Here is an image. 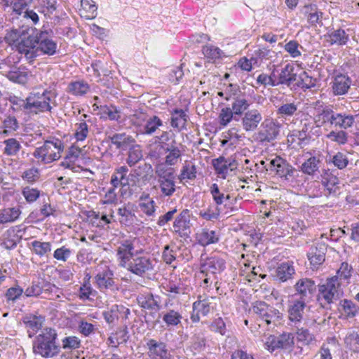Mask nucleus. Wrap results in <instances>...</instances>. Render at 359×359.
<instances>
[{
    "label": "nucleus",
    "instance_id": "obj_3",
    "mask_svg": "<svg viewBox=\"0 0 359 359\" xmlns=\"http://www.w3.org/2000/svg\"><path fill=\"white\" fill-rule=\"evenodd\" d=\"M341 285L338 276L327 278L325 283L318 285L317 299L323 308L327 309L332 303L339 299L343 295Z\"/></svg>",
    "mask_w": 359,
    "mask_h": 359
},
{
    "label": "nucleus",
    "instance_id": "obj_26",
    "mask_svg": "<svg viewBox=\"0 0 359 359\" xmlns=\"http://www.w3.org/2000/svg\"><path fill=\"white\" fill-rule=\"evenodd\" d=\"M322 184L325 187V195L337 196L339 191V180L337 176L329 170H325L322 175Z\"/></svg>",
    "mask_w": 359,
    "mask_h": 359
},
{
    "label": "nucleus",
    "instance_id": "obj_30",
    "mask_svg": "<svg viewBox=\"0 0 359 359\" xmlns=\"http://www.w3.org/2000/svg\"><path fill=\"white\" fill-rule=\"evenodd\" d=\"M170 126L180 131L186 128L189 116L182 109H174L170 111Z\"/></svg>",
    "mask_w": 359,
    "mask_h": 359
},
{
    "label": "nucleus",
    "instance_id": "obj_32",
    "mask_svg": "<svg viewBox=\"0 0 359 359\" xmlns=\"http://www.w3.org/2000/svg\"><path fill=\"white\" fill-rule=\"evenodd\" d=\"M325 37L331 45L337 46L346 45L349 39L348 34L341 29L330 31Z\"/></svg>",
    "mask_w": 359,
    "mask_h": 359
},
{
    "label": "nucleus",
    "instance_id": "obj_15",
    "mask_svg": "<svg viewBox=\"0 0 359 359\" xmlns=\"http://www.w3.org/2000/svg\"><path fill=\"white\" fill-rule=\"evenodd\" d=\"M318 285L316 282L309 278H302L298 280L294 285L295 293L298 299L311 302L316 292Z\"/></svg>",
    "mask_w": 359,
    "mask_h": 359
},
{
    "label": "nucleus",
    "instance_id": "obj_33",
    "mask_svg": "<svg viewBox=\"0 0 359 359\" xmlns=\"http://www.w3.org/2000/svg\"><path fill=\"white\" fill-rule=\"evenodd\" d=\"M196 238L200 245L207 246L210 244L217 243L219 240V235L215 231L203 229L196 234Z\"/></svg>",
    "mask_w": 359,
    "mask_h": 359
},
{
    "label": "nucleus",
    "instance_id": "obj_34",
    "mask_svg": "<svg viewBox=\"0 0 359 359\" xmlns=\"http://www.w3.org/2000/svg\"><path fill=\"white\" fill-rule=\"evenodd\" d=\"M294 273V268L289 262H283L276 269V278L280 282H285L291 279Z\"/></svg>",
    "mask_w": 359,
    "mask_h": 359
},
{
    "label": "nucleus",
    "instance_id": "obj_4",
    "mask_svg": "<svg viewBox=\"0 0 359 359\" xmlns=\"http://www.w3.org/2000/svg\"><path fill=\"white\" fill-rule=\"evenodd\" d=\"M64 150L62 142L57 138L46 140L43 144L36 148L33 156L39 161L48 164L58 160L61 157V153Z\"/></svg>",
    "mask_w": 359,
    "mask_h": 359
},
{
    "label": "nucleus",
    "instance_id": "obj_1",
    "mask_svg": "<svg viewBox=\"0 0 359 359\" xmlns=\"http://www.w3.org/2000/svg\"><path fill=\"white\" fill-rule=\"evenodd\" d=\"M32 350L35 355L43 358L57 356L61 351V346L58 341L57 330L51 327L43 329L33 340Z\"/></svg>",
    "mask_w": 359,
    "mask_h": 359
},
{
    "label": "nucleus",
    "instance_id": "obj_11",
    "mask_svg": "<svg viewBox=\"0 0 359 359\" xmlns=\"http://www.w3.org/2000/svg\"><path fill=\"white\" fill-rule=\"evenodd\" d=\"M201 297L193 304V312L191 315V320L193 323H198L200 320V315L203 316H208L217 306L218 300L216 297H208L203 299Z\"/></svg>",
    "mask_w": 359,
    "mask_h": 359
},
{
    "label": "nucleus",
    "instance_id": "obj_54",
    "mask_svg": "<svg viewBox=\"0 0 359 359\" xmlns=\"http://www.w3.org/2000/svg\"><path fill=\"white\" fill-rule=\"evenodd\" d=\"M212 165L215 172L225 178L231 163H228L224 157L221 156L212 160Z\"/></svg>",
    "mask_w": 359,
    "mask_h": 359
},
{
    "label": "nucleus",
    "instance_id": "obj_8",
    "mask_svg": "<svg viewBox=\"0 0 359 359\" xmlns=\"http://www.w3.org/2000/svg\"><path fill=\"white\" fill-rule=\"evenodd\" d=\"M252 312L267 325L275 324L282 316L280 312L263 301H257L252 305Z\"/></svg>",
    "mask_w": 359,
    "mask_h": 359
},
{
    "label": "nucleus",
    "instance_id": "obj_16",
    "mask_svg": "<svg viewBox=\"0 0 359 359\" xmlns=\"http://www.w3.org/2000/svg\"><path fill=\"white\" fill-rule=\"evenodd\" d=\"M269 170L274 172L276 175L289 181L294 177L296 169L284 158L276 156L270 162Z\"/></svg>",
    "mask_w": 359,
    "mask_h": 359
},
{
    "label": "nucleus",
    "instance_id": "obj_59",
    "mask_svg": "<svg viewBox=\"0 0 359 359\" xmlns=\"http://www.w3.org/2000/svg\"><path fill=\"white\" fill-rule=\"evenodd\" d=\"M330 161L339 170H343L346 168L349 163L347 155L340 151L332 156Z\"/></svg>",
    "mask_w": 359,
    "mask_h": 359
},
{
    "label": "nucleus",
    "instance_id": "obj_52",
    "mask_svg": "<svg viewBox=\"0 0 359 359\" xmlns=\"http://www.w3.org/2000/svg\"><path fill=\"white\" fill-rule=\"evenodd\" d=\"M89 134L88 126L86 120L79 119V122L75 124L74 137L76 141L81 142L86 139Z\"/></svg>",
    "mask_w": 359,
    "mask_h": 359
},
{
    "label": "nucleus",
    "instance_id": "obj_50",
    "mask_svg": "<svg viewBox=\"0 0 359 359\" xmlns=\"http://www.w3.org/2000/svg\"><path fill=\"white\" fill-rule=\"evenodd\" d=\"M81 15L86 19H93L96 15L97 6L92 0H81Z\"/></svg>",
    "mask_w": 359,
    "mask_h": 359
},
{
    "label": "nucleus",
    "instance_id": "obj_24",
    "mask_svg": "<svg viewBox=\"0 0 359 359\" xmlns=\"http://www.w3.org/2000/svg\"><path fill=\"white\" fill-rule=\"evenodd\" d=\"M326 252L327 245L323 243H317L316 245L311 247L307 257L313 268H318L324 262Z\"/></svg>",
    "mask_w": 359,
    "mask_h": 359
},
{
    "label": "nucleus",
    "instance_id": "obj_49",
    "mask_svg": "<svg viewBox=\"0 0 359 359\" xmlns=\"http://www.w3.org/2000/svg\"><path fill=\"white\" fill-rule=\"evenodd\" d=\"M163 126V122L158 116H152L146 120L142 133L149 135H152Z\"/></svg>",
    "mask_w": 359,
    "mask_h": 359
},
{
    "label": "nucleus",
    "instance_id": "obj_44",
    "mask_svg": "<svg viewBox=\"0 0 359 359\" xmlns=\"http://www.w3.org/2000/svg\"><path fill=\"white\" fill-rule=\"evenodd\" d=\"M4 144V154L8 156H17L22 146L15 138H8L3 142Z\"/></svg>",
    "mask_w": 359,
    "mask_h": 359
},
{
    "label": "nucleus",
    "instance_id": "obj_5",
    "mask_svg": "<svg viewBox=\"0 0 359 359\" xmlns=\"http://www.w3.org/2000/svg\"><path fill=\"white\" fill-rule=\"evenodd\" d=\"M156 185L154 188L159 189L161 196L170 197L176 191L175 176L172 168L163 165H158L155 168Z\"/></svg>",
    "mask_w": 359,
    "mask_h": 359
},
{
    "label": "nucleus",
    "instance_id": "obj_22",
    "mask_svg": "<svg viewBox=\"0 0 359 359\" xmlns=\"http://www.w3.org/2000/svg\"><path fill=\"white\" fill-rule=\"evenodd\" d=\"M210 191L214 201L215 202V205L219 207H221L222 205H224V208H226V210L224 212V214H231L237 210V208L231 206L232 203L229 201L230 196L229 194L225 196L224 193H222L217 184L214 183L211 185Z\"/></svg>",
    "mask_w": 359,
    "mask_h": 359
},
{
    "label": "nucleus",
    "instance_id": "obj_64",
    "mask_svg": "<svg viewBox=\"0 0 359 359\" xmlns=\"http://www.w3.org/2000/svg\"><path fill=\"white\" fill-rule=\"evenodd\" d=\"M345 343L353 351L359 352V333L350 332L345 338Z\"/></svg>",
    "mask_w": 359,
    "mask_h": 359
},
{
    "label": "nucleus",
    "instance_id": "obj_20",
    "mask_svg": "<svg viewBox=\"0 0 359 359\" xmlns=\"http://www.w3.org/2000/svg\"><path fill=\"white\" fill-rule=\"evenodd\" d=\"M162 319L166 329L171 330L182 323L183 318L181 309H172L166 307L165 310L158 314Z\"/></svg>",
    "mask_w": 359,
    "mask_h": 359
},
{
    "label": "nucleus",
    "instance_id": "obj_7",
    "mask_svg": "<svg viewBox=\"0 0 359 359\" xmlns=\"http://www.w3.org/2000/svg\"><path fill=\"white\" fill-rule=\"evenodd\" d=\"M226 268V262L219 257L207 258L200 266V273L204 276L203 284L207 287L208 284L217 283V275L221 273Z\"/></svg>",
    "mask_w": 359,
    "mask_h": 359
},
{
    "label": "nucleus",
    "instance_id": "obj_21",
    "mask_svg": "<svg viewBox=\"0 0 359 359\" xmlns=\"http://www.w3.org/2000/svg\"><path fill=\"white\" fill-rule=\"evenodd\" d=\"M94 278L95 285L100 291L113 290L115 287L114 272L107 266L99 271Z\"/></svg>",
    "mask_w": 359,
    "mask_h": 359
},
{
    "label": "nucleus",
    "instance_id": "obj_63",
    "mask_svg": "<svg viewBox=\"0 0 359 359\" xmlns=\"http://www.w3.org/2000/svg\"><path fill=\"white\" fill-rule=\"evenodd\" d=\"M326 137L340 145L345 144L348 141V134L344 130H332L326 135Z\"/></svg>",
    "mask_w": 359,
    "mask_h": 359
},
{
    "label": "nucleus",
    "instance_id": "obj_28",
    "mask_svg": "<svg viewBox=\"0 0 359 359\" xmlns=\"http://www.w3.org/2000/svg\"><path fill=\"white\" fill-rule=\"evenodd\" d=\"M107 139L115 148L120 151H126L135 143V140L126 133H113L107 136Z\"/></svg>",
    "mask_w": 359,
    "mask_h": 359
},
{
    "label": "nucleus",
    "instance_id": "obj_43",
    "mask_svg": "<svg viewBox=\"0 0 359 359\" xmlns=\"http://www.w3.org/2000/svg\"><path fill=\"white\" fill-rule=\"evenodd\" d=\"M320 163L318 158L311 156L302 164L301 171L304 174L313 175L318 170Z\"/></svg>",
    "mask_w": 359,
    "mask_h": 359
},
{
    "label": "nucleus",
    "instance_id": "obj_31",
    "mask_svg": "<svg viewBox=\"0 0 359 359\" xmlns=\"http://www.w3.org/2000/svg\"><path fill=\"white\" fill-rule=\"evenodd\" d=\"M351 86V79L344 74H339L334 77L332 82V90L335 95H342L348 92Z\"/></svg>",
    "mask_w": 359,
    "mask_h": 359
},
{
    "label": "nucleus",
    "instance_id": "obj_13",
    "mask_svg": "<svg viewBox=\"0 0 359 359\" xmlns=\"http://www.w3.org/2000/svg\"><path fill=\"white\" fill-rule=\"evenodd\" d=\"M139 243L140 240L137 238L126 239L121 242L116 250L119 266L124 268L137 254L138 251L135 250V247Z\"/></svg>",
    "mask_w": 359,
    "mask_h": 359
},
{
    "label": "nucleus",
    "instance_id": "obj_38",
    "mask_svg": "<svg viewBox=\"0 0 359 359\" xmlns=\"http://www.w3.org/2000/svg\"><path fill=\"white\" fill-rule=\"evenodd\" d=\"M125 310L127 312L129 311L123 305L114 304L107 311H104L102 315L108 324H114L115 322L118 321L119 318V314L124 312Z\"/></svg>",
    "mask_w": 359,
    "mask_h": 359
},
{
    "label": "nucleus",
    "instance_id": "obj_47",
    "mask_svg": "<svg viewBox=\"0 0 359 359\" xmlns=\"http://www.w3.org/2000/svg\"><path fill=\"white\" fill-rule=\"evenodd\" d=\"M139 207L140 210L149 217L153 216L155 213V202L149 194L140 197Z\"/></svg>",
    "mask_w": 359,
    "mask_h": 359
},
{
    "label": "nucleus",
    "instance_id": "obj_36",
    "mask_svg": "<svg viewBox=\"0 0 359 359\" xmlns=\"http://www.w3.org/2000/svg\"><path fill=\"white\" fill-rule=\"evenodd\" d=\"M128 156L126 158V163L133 167L140 161L143 158L142 150L140 145L133 143L128 148Z\"/></svg>",
    "mask_w": 359,
    "mask_h": 359
},
{
    "label": "nucleus",
    "instance_id": "obj_61",
    "mask_svg": "<svg viewBox=\"0 0 359 359\" xmlns=\"http://www.w3.org/2000/svg\"><path fill=\"white\" fill-rule=\"evenodd\" d=\"M96 291L92 287L90 281L84 280L83 283L79 288V298L82 300H90V296L95 297Z\"/></svg>",
    "mask_w": 359,
    "mask_h": 359
},
{
    "label": "nucleus",
    "instance_id": "obj_12",
    "mask_svg": "<svg viewBox=\"0 0 359 359\" xmlns=\"http://www.w3.org/2000/svg\"><path fill=\"white\" fill-rule=\"evenodd\" d=\"M294 344V335L290 332H283L278 336L270 335L265 342L266 348L271 353L276 349L290 351Z\"/></svg>",
    "mask_w": 359,
    "mask_h": 359
},
{
    "label": "nucleus",
    "instance_id": "obj_19",
    "mask_svg": "<svg viewBox=\"0 0 359 359\" xmlns=\"http://www.w3.org/2000/svg\"><path fill=\"white\" fill-rule=\"evenodd\" d=\"M161 147L167 154L165 158L168 165H175L181 160L184 151L183 145L181 143H177L175 139H173L170 144H165Z\"/></svg>",
    "mask_w": 359,
    "mask_h": 359
},
{
    "label": "nucleus",
    "instance_id": "obj_25",
    "mask_svg": "<svg viewBox=\"0 0 359 359\" xmlns=\"http://www.w3.org/2000/svg\"><path fill=\"white\" fill-rule=\"evenodd\" d=\"M262 120V116L257 109H251L245 112L241 119L243 128L247 131H254Z\"/></svg>",
    "mask_w": 359,
    "mask_h": 359
},
{
    "label": "nucleus",
    "instance_id": "obj_10",
    "mask_svg": "<svg viewBox=\"0 0 359 359\" xmlns=\"http://www.w3.org/2000/svg\"><path fill=\"white\" fill-rule=\"evenodd\" d=\"M309 302L292 296L287 302V318L292 325H299L304 318L305 309Z\"/></svg>",
    "mask_w": 359,
    "mask_h": 359
},
{
    "label": "nucleus",
    "instance_id": "obj_40",
    "mask_svg": "<svg viewBox=\"0 0 359 359\" xmlns=\"http://www.w3.org/2000/svg\"><path fill=\"white\" fill-rule=\"evenodd\" d=\"M338 309L346 318H353L359 312V307L352 301L348 299L340 301Z\"/></svg>",
    "mask_w": 359,
    "mask_h": 359
},
{
    "label": "nucleus",
    "instance_id": "obj_37",
    "mask_svg": "<svg viewBox=\"0 0 359 359\" xmlns=\"http://www.w3.org/2000/svg\"><path fill=\"white\" fill-rule=\"evenodd\" d=\"M250 102L247 100L244 95L241 94L236 98L233 100L231 109L236 116H241L245 114V111L249 108Z\"/></svg>",
    "mask_w": 359,
    "mask_h": 359
},
{
    "label": "nucleus",
    "instance_id": "obj_56",
    "mask_svg": "<svg viewBox=\"0 0 359 359\" xmlns=\"http://www.w3.org/2000/svg\"><path fill=\"white\" fill-rule=\"evenodd\" d=\"M8 101L12 104V107L14 111H21L27 115V97L25 99H22L20 97L13 95L10 96Z\"/></svg>",
    "mask_w": 359,
    "mask_h": 359
},
{
    "label": "nucleus",
    "instance_id": "obj_9",
    "mask_svg": "<svg viewBox=\"0 0 359 359\" xmlns=\"http://www.w3.org/2000/svg\"><path fill=\"white\" fill-rule=\"evenodd\" d=\"M280 132V124L273 119H265L261 124L257 133L254 135L255 141L269 143L273 141Z\"/></svg>",
    "mask_w": 359,
    "mask_h": 359
},
{
    "label": "nucleus",
    "instance_id": "obj_60",
    "mask_svg": "<svg viewBox=\"0 0 359 359\" xmlns=\"http://www.w3.org/2000/svg\"><path fill=\"white\" fill-rule=\"evenodd\" d=\"M33 251L39 257H43L51 250V245L49 242H41L34 241L32 242Z\"/></svg>",
    "mask_w": 359,
    "mask_h": 359
},
{
    "label": "nucleus",
    "instance_id": "obj_17",
    "mask_svg": "<svg viewBox=\"0 0 359 359\" xmlns=\"http://www.w3.org/2000/svg\"><path fill=\"white\" fill-rule=\"evenodd\" d=\"M190 210L184 209L175 218L172 231L180 237L187 238L189 236L191 220Z\"/></svg>",
    "mask_w": 359,
    "mask_h": 359
},
{
    "label": "nucleus",
    "instance_id": "obj_23",
    "mask_svg": "<svg viewBox=\"0 0 359 359\" xmlns=\"http://www.w3.org/2000/svg\"><path fill=\"white\" fill-rule=\"evenodd\" d=\"M49 32L41 30L39 34V42L37 46L38 56L40 53L53 55L56 53L57 43L49 39Z\"/></svg>",
    "mask_w": 359,
    "mask_h": 359
},
{
    "label": "nucleus",
    "instance_id": "obj_18",
    "mask_svg": "<svg viewBox=\"0 0 359 359\" xmlns=\"http://www.w3.org/2000/svg\"><path fill=\"white\" fill-rule=\"evenodd\" d=\"M146 347L151 359H174L167 348L165 342L154 339H147Z\"/></svg>",
    "mask_w": 359,
    "mask_h": 359
},
{
    "label": "nucleus",
    "instance_id": "obj_6",
    "mask_svg": "<svg viewBox=\"0 0 359 359\" xmlns=\"http://www.w3.org/2000/svg\"><path fill=\"white\" fill-rule=\"evenodd\" d=\"M39 34V32L32 27L21 31V39L17 45V50L20 53L24 54L28 60H32L38 57Z\"/></svg>",
    "mask_w": 359,
    "mask_h": 359
},
{
    "label": "nucleus",
    "instance_id": "obj_14",
    "mask_svg": "<svg viewBox=\"0 0 359 359\" xmlns=\"http://www.w3.org/2000/svg\"><path fill=\"white\" fill-rule=\"evenodd\" d=\"M154 261L147 256L137 254L124 267L130 272L142 277L154 269Z\"/></svg>",
    "mask_w": 359,
    "mask_h": 359
},
{
    "label": "nucleus",
    "instance_id": "obj_45",
    "mask_svg": "<svg viewBox=\"0 0 359 359\" xmlns=\"http://www.w3.org/2000/svg\"><path fill=\"white\" fill-rule=\"evenodd\" d=\"M21 214L18 208H8L0 212V224L13 222L17 220Z\"/></svg>",
    "mask_w": 359,
    "mask_h": 359
},
{
    "label": "nucleus",
    "instance_id": "obj_27",
    "mask_svg": "<svg viewBox=\"0 0 359 359\" xmlns=\"http://www.w3.org/2000/svg\"><path fill=\"white\" fill-rule=\"evenodd\" d=\"M138 304L144 309L158 311L161 306V297L151 292L140 294L137 297Z\"/></svg>",
    "mask_w": 359,
    "mask_h": 359
},
{
    "label": "nucleus",
    "instance_id": "obj_35",
    "mask_svg": "<svg viewBox=\"0 0 359 359\" xmlns=\"http://www.w3.org/2000/svg\"><path fill=\"white\" fill-rule=\"evenodd\" d=\"M294 68L293 65L287 64L278 74L279 83L281 85L290 86L292 83L297 81V74L294 72Z\"/></svg>",
    "mask_w": 359,
    "mask_h": 359
},
{
    "label": "nucleus",
    "instance_id": "obj_57",
    "mask_svg": "<svg viewBox=\"0 0 359 359\" xmlns=\"http://www.w3.org/2000/svg\"><path fill=\"white\" fill-rule=\"evenodd\" d=\"M355 117L353 115L338 113L336 118L335 126L346 129L353 126Z\"/></svg>",
    "mask_w": 359,
    "mask_h": 359
},
{
    "label": "nucleus",
    "instance_id": "obj_58",
    "mask_svg": "<svg viewBox=\"0 0 359 359\" xmlns=\"http://www.w3.org/2000/svg\"><path fill=\"white\" fill-rule=\"evenodd\" d=\"M297 111V105L294 103H285L280 105L277 109V114L282 118L292 116Z\"/></svg>",
    "mask_w": 359,
    "mask_h": 359
},
{
    "label": "nucleus",
    "instance_id": "obj_2",
    "mask_svg": "<svg viewBox=\"0 0 359 359\" xmlns=\"http://www.w3.org/2000/svg\"><path fill=\"white\" fill-rule=\"evenodd\" d=\"M56 95L51 90H45L43 93H30L27 97V115L31 118L39 114L51 112L57 105Z\"/></svg>",
    "mask_w": 359,
    "mask_h": 359
},
{
    "label": "nucleus",
    "instance_id": "obj_51",
    "mask_svg": "<svg viewBox=\"0 0 359 359\" xmlns=\"http://www.w3.org/2000/svg\"><path fill=\"white\" fill-rule=\"evenodd\" d=\"M304 8L307 20L311 25H316V24L321 22L320 19L322 18L323 13L318 11L315 5H307Z\"/></svg>",
    "mask_w": 359,
    "mask_h": 359
},
{
    "label": "nucleus",
    "instance_id": "obj_42",
    "mask_svg": "<svg viewBox=\"0 0 359 359\" xmlns=\"http://www.w3.org/2000/svg\"><path fill=\"white\" fill-rule=\"evenodd\" d=\"M89 90L88 83L83 80L71 82L68 86V92L76 96L84 95Z\"/></svg>",
    "mask_w": 359,
    "mask_h": 359
},
{
    "label": "nucleus",
    "instance_id": "obj_53",
    "mask_svg": "<svg viewBox=\"0 0 359 359\" xmlns=\"http://www.w3.org/2000/svg\"><path fill=\"white\" fill-rule=\"evenodd\" d=\"M102 113L107 115L109 120L121 122L123 118H121V111L114 105H104L100 107ZM126 118H124L125 119Z\"/></svg>",
    "mask_w": 359,
    "mask_h": 359
},
{
    "label": "nucleus",
    "instance_id": "obj_62",
    "mask_svg": "<svg viewBox=\"0 0 359 359\" xmlns=\"http://www.w3.org/2000/svg\"><path fill=\"white\" fill-rule=\"evenodd\" d=\"M1 245L7 250H11L16 247L15 234L13 231L8 230L3 234Z\"/></svg>",
    "mask_w": 359,
    "mask_h": 359
},
{
    "label": "nucleus",
    "instance_id": "obj_48",
    "mask_svg": "<svg viewBox=\"0 0 359 359\" xmlns=\"http://www.w3.org/2000/svg\"><path fill=\"white\" fill-rule=\"evenodd\" d=\"M117 213L120 217L119 221L121 224L129 225L134 222L135 215L129 204L119 208Z\"/></svg>",
    "mask_w": 359,
    "mask_h": 359
},
{
    "label": "nucleus",
    "instance_id": "obj_29",
    "mask_svg": "<svg viewBox=\"0 0 359 359\" xmlns=\"http://www.w3.org/2000/svg\"><path fill=\"white\" fill-rule=\"evenodd\" d=\"M129 169L126 165L119 166L115 168L111 176L110 184L114 188L118 187H124L129 184V179L127 174Z\"/></svg>",
    "mask_w": 359,
    "mask_h": 359
},
{
    "label": "nucleus",
    "instance_id": "obj_55",
    "mask_svg": "<svg viewBox=\"0 0 359 359\" xmlns=\"http://www.w3.org/2000/svg\"><path fill=\"white\" fill-rule=\"evenodd\" d=\"M26 327L29 329V337L32 338L34 334L41 328L42 322L41 319L35 316L28 318L24 321Z\"/></svg>",
    "mask_w": 359,
    "mask_h": 359
},
{
    "label": "nucleus",
    "instance_id": "obj_39",
    "mask_svg": "<svg viewBox=\"0 0 359 359\" xmlns=\"http://www.w3.org/2000/svg\"><path fill=\"white\" fill-rule=\"evenodd\" d=\"M127 118L134 126H142L147 120V114L141 109H129L126 107V112L125 114Z\"/></svg>",
    "mask_w": 359,
    "mask_h": 359
},
{
    "label": "nucleus",
    "instance_id": "obj_46",
    "mask_svg": "<svg viewBox=\"0 0 359 359\" xmlns=\"http://www.w3.org/2000/svg\"><path fill=\"white\" fill-rule=\"evenodd\" d=\"M7 78L15 83L25 84L28 80V73L26 71L21 70L20 68L14 67L6 74Z\"/></svg>",
    "mask_w": 359,
    "mask_h": 359
},
{
    "label": "nucleus",
    "instance_id": "obj_41",
    "mask_svg": "<svg viewBox=\"0 0 359 359\" xmlns=\"http://www.w3.org/2000/svg\"><path fill=\"white\" fill-rule=\"evenodd\" d=\"M224 211L222 207L217 205H210L207 208L201 210L198 215L207 221H212L217 219L219 215L224 213Z\"/></svg>",
    "mask_w": 359,
    "mask_h": 359
}]
</instances>
